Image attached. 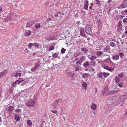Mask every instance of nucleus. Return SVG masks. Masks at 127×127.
Segmentation results:
<instances>
[{"label": "nucleus", "instance_id": "nucleus-41", "mask_svg": "<svg viewBox=\"0 0 127 127\" xmlns=\"http://www.w3.org/2000/svg\"><path fill=\"white\" fill-rule=\"evenodd\" d=\"M115 44V43L113 42H111L110 43L109 45H110V46L113 47V46Z\"/></svg>", "mask_w": 127, "mask_h": 127}, {"label": "nucleus", "instance_id": "nucleus-20", "mask_svg": "<svg viewBox=\"0 0 127 127\" xmlns=\"http://www.w3.org/2000/svg\"><path fill=\"white\" fill-rule=\"evenodd\" d=\"M103 76L104 78H106L108 76H109V73L103 72Z\"/></svg>", "mask_w": 127, "mask_h": 127}, {"label": "nucleus", "instance_id": "nucleus-37", "mask_svg": "<svg viewBox=\"0 0 127 127\" xmlns=\"http://www.w3.org/2000/svg\"><path fill=\"white\" fill-rule=\"evenodd\" d=\"M54 47L53 45H52L50 46V47L49 48V49L51 51L53 50L54 49Z\"/></svg>", "mask_w": 127, "mask_h": 127}, {"label": "nucleus", "instance_id": "nucleus-57", "mask_svg": "<svg viewBox=\"0 0 127 127\" xmlns=\"http://www.w3.org/2000/svg\"><path fill=\"white\" fill-rule=\"evenodd\" d=\"M55 16L57 18L59 16L57 14H56L55 15Z\"/></svg>", "mask_w": 127, "mask_h": 127}, {"label": "nucleus", "instance_id": "nucleus-50", "mask_svg": "<svg viewBox=\"0 0 127 127\" xmlns=\"http://www.w3.org/2000/svg\"><path fill=\"white\" fill-rule=\"evenodd\" d=\"M119 55L121 57H123L124 56V54L122 53H120L119 54Z\"/></svg>", "mask_w": 127, "mask_h": 127}, {"label": "nucleus", "instance_id": "nucleus-13", "mask_svg": "<svg viewBox=\"0 0 127 127\" xmlns=\"http://www.w3.org/2000/svg\"><path fill=\"white\" fill-rule=\"evenodd\" d=\"M119 56L118 55L116 54L113 56L112 59L114 60H117L119 59Z\"/></svg>", "mask_w": 127, "mask_h": 127}, {"label": "nucleus", "instance_id": "nucleus-17", "mask_svg": "<svg viewBox=\"0 0 127 127\" xmlns=\"http://www.w3.org/2000/svg\"><path fill=\"white\" fill-rule=\"evenodd\" d=\"M81 49L84 53H87L88 51V50L85 48H81Z\"/></svg>", "mask_w": 127, "mask_h": 127}, {"label": "nucleus", "instance_id": "nucleus-61", "mask_svg": "<svg viewBox=\"0 0 127 127\" xmlns=\"http://www.w3.org/2000/svg\"><path fill=\"white\" fill-rule=\"evenodd\" d=\"M127 114V109L126 110V112H125V114Z\"/></svg>", "mask_w": 127, "mask_h": 127}, {"label": "nucleus", "instance_id": "nucleus-49", "mask_svg": "<svg viewBox=\"0 0 127 127\" xmlns=\"http://www.w3.org/2000/svg\"><path fill=\"white\" fill-rule=\"evenodd\" d=\"M79 64L80 65L81 64V63L79 61L77 62H76V65H78Z\"/></svg>", "mask_w": 127, "mask_h": 127}, {"label": "nucleus", "instance_id": "nucleus-28", "mask_svg": "<svg viewBox=\"0 0 127 127\" xmlns=\"http://www.w3.org/2000/svg\"><path fill=\"white\" fill-rule=\"evenodd\" d=\"M21 79H19V80H17L15 82H16V83H21L22 81H24L22 80Z\"/></svg>", "mask_w": 127, "mask_h": 127}, {"label": "nucleus", "instance_id": "nucleus-21", "mask_svg": "<svg viewBox=\"0 0 127 127\" xmlns=\"http://www.w3.org/2000/svg\"><path fill=\"white\" fill-rule=\"evenodd\" d=\"M15 120L17 121H19L20 120L19 116L16 115H15Z\"/></svg>", "mask_w": 127, "mask_h": 127}, {"label": "nucleus", "instance_id": "nucleus-30", "mask_svg": "<svg viewBox=\"0 0 127 127\" xmlns=\"http://www.w3.org/2000/svg\"><path fill=\"white\" fill-rule=\"evenodd\" d=\"M82 86L83 87L86 88L87 87V85L86 83L84 82L82 84Z\"/></svg>", "mask_w": 127, "mask_h": 127}, {"label": "nucleus", "instance_id": "nucleus-33", "mask_svg": "<svg viewBox=\"0 0 127 127\" xmlns=\"http://www.w3.org/2000/svg\"><path fill=\"white\" fill-rule=\"evenodd\" d=\"M66 50L65 49H64V48H63L61 50V52L62 54H63L65 53Z\"/></svg>", "mask_w": 127, "mask_h": 127}, {"label": "nucleus", "instance_id": "nucleus-47", "mask_svg": "<svg viewBox=\"0 0 127 127\" xmlns=\"http://www.w3.org/2000/svg\"><path fill=\"white\" fill-rule=\"evenodd\" d=\"M118 86H119V87H122L123 85L122 84V83H119L118 84Z\"/></svg>", "mask_w": 127, "mask_h": 127}, {"label": "nucleus", "instance_id": "nucleus-51", "mask_svg": "<svg viewBox=\"0 0 127 127\" xmlns=\"http://www.w3.org/2000/svg\"><path fill=\"white\" fill-rule=\"evenodd\" d=\"M79 68L78 67H76L75 68V70L76 71H79Z\"/></svg>", "mask_w": 127, "mask_h": 127}, {"label": "nucleus", "instance_id": "nucleus-36", "mask_svg": "<svg viewBox=\"0 0 127 127\" xmlns=\"http://www.w3.org/2000/svg\"><path fill=\"white\" fill-rule=\"evenodd\" d=\"M35 26L36 28L38 29L40 27V24L39 23L35 25Z\"/></svg>", "mask_w": 127, "mask_h": 127}, {"label": "nucleus", "instance_id": "nucleus-5", "mask_svg": "<svg viewBox=\"0 0 127 127\" xmlns=\"http://www.w3.org/2000/svg\"><path fill=\"white\" fill-rule=\"evenodd\" d=\"M127 6V0H125L123 1V3L120 6V8H124Z\"/></svg>", "mask_w": 127, "mask_h": 127}, {"label": "nucleus", "instance_id": "nucleus-16", "mask_svg": "<svg viewBox=\"0 0 127 127\" xmlns=\"http://www.w3.org/2000/svg\"><path fill=\"white\" fill-rule=\"evenodd\" d=\"M91 109L94 110H95L97 108V105L95 103L92 104L91 106Z\"/></svg>", "mask_w": 127, "mask_h": 127}, {"label": "nucleus", "instance_id": "nucleus-52", "mask_svg": "<svg viewBox=\"0 0 127 127\" xmlns=\"http://www.w3.org/2000/svg\"><path fill=\"white\" fill-rule=\"evenodd\" d=\"M15 110L16 112H18L20 111L21 110L20 109H15Z\"/></svg>", "mask_w": 127, "mask_h": 127}, {"label": "nucleus", "instance_id": "nucleus-14", "mask_svg": "<svg viewBox=\"0 0 127 127\" xmlns=\"http://www.w3.org/2000/svg\"><path fill=\"white\" fill-rule=\"evenodd\" d=\"M80 32L82 36L84 37L85 36V33L84 29L81 28L80 30Z\"/></svg>", "mask_w": 127, "mask_h": 127}, {"label": "nucleus", "instance_id": "nucleus-60", "mask_svg": "<svg viewBox=\"0 0 127 127\" xmlns=\"http://www.w3.org/2000/svg\"><path fill=\"white\" fill-rule=\"evenodd\" d=\"M2 120L1 119V117H0V122H1L2 121Z\"/></svg>", "mask_w": 127, "mask_h": 127}, {"label": "nucleus", "instance_id": "nucleus-3", "mask_svg": "<svg viewBox=\"0 0 127 127\" xmlns=\"http://www.w3.org/2000/svg\"><path fill=\"white\" fill-rule=\"evenodd\" d=\"M92 26L90 25H87L85 31L87 33L91 34L92 33Z\"/></svg>", "mask_w": 127, "mask_h": 127}, {"label": "nucleus", "instance_id": "nucleus-25", "mask_svg": "<svg viewBox=\"0 0 127 127\" xmlns=\"http://www.w3.org/2000/svg\"><path fill=\"white\" fill-rule=\"evenodd\" d=\"M108 93L107 90H106L105 89H104L103 91V95H107L108 94Z\"/></svg>", "mask_w": 127, "mask_h": 127}, {"label": "nucleus", "instance_id": "nucleus-7", "mask_svg": "<svg viewBox=\"0 0 127 127\" xmlns=\"http://www.w3.org/2000/svg\"><path fill=\"white\" fill-rule=\"evenodd\" d=\"M34 22L33 21H30L28 22L26 25V28L31 27L34 24Z\"/></svg>", "mask_w": 127, "mask_h": 127}, {"label": "nucleus", "instance_id": "nucleus-64", "mask_svg": "<svg viewBox=\"0 0 127 127\" xmlns=\"http://www.w3.org/2000/svg\"><path fill=\"white\" fill-rule=\"evenodd\" d=\"M125 33L126 34H127V30L125 32Z\"/></svg>", "mask_w": 127, "mask_h": 127}, {"label": "nucleus", "instance_id": "nucleus-10", "mask_svg": "<svg viewBox=\"0 0 127 127\" xmlns=\"http://www.w3.org/2000/svg\"><path fill=\"white\" fill-rule=\"evenodd\" d=\"M79 56V57L78 58V60L79 61H83L86 59V57L84 55L80 56Z\"/></svg>", "mask_w": 127, "mask_h": 127}, {"label": "nucleus", "instance_id": "nucleus-24", "mask_svg": "<svg viewBox=\"0 0 127 127\" xmlns=\"http://www.w3.org/2000/svg\"><path fill=\"white\" fill-rule=\"evenodd\" d=\"M103 52L102 51H98L96 53V54L98 56H100L101 55L103 54Z\"/></svg>", "mask_w": 127, "mask_h": 127}, {"label": "nucleus", "instance_id": "nucleus-55", "mask_svg": "<svg viewBox=\"0 0 127 127\" xmlns=\"http://www.w3.org/2000/svg\"><path fill=\"white\" fill-rule=\"evenodd\" d=\"M95 93H96L97 91V89L96 88H95Z\"/></svg>", "mask_w": 127, "mask_h": 127}, {"label": "nucleus", "instance_id": "nucleus-56", "mask_svg": "<svg viewBox=\"0 0 127 127\" xmlns=\"http://www.w3.org/2000/svg\"><path fill=\"white\" fill-rule=\"evenodd\" d=\"M52 19L51 18H49L46 21H50Z\"/></svg>", "mask_w": 127, "mask_h": 127}, {"label": "nucleus", "instance_id": "nucleus-34", "mask_svg": "<svg viewBox=\"0 0 127 127\" xmlns=\"http://www.w3.org/2000/svg\"><path fill=\"white\" fill-rule=\"evenodd\" d=\"M96 58V56H92V57L90 58V59L91 60H95Z\"/></svg>", "mask_w": 127, "mask_h": 127}, {"label": "nucleus", "instance_id": "nucleus-23", "mask_svg": "<svg viewBox=\"0 0 127 127\" xmlns=\"http://www.w3.org/2000/svg\"><path fill=\"white\" fill-rule=\"evenodd\" d=\"M115 82L116 83H118L120 81V79L117 76H116L115 77Z\"/></svg>", "mask_w": 127, "mask_h": 127}, {"label": "nucleus", "instance_id": "nucleus-4", "mask_svg": "<svg viewBox=\"0 0 127 127\" xmlns=\"http://www.w3.org/2000/svg\"><path fill=\"white\" fill-rule=\"evenodd\" d=\"M34 103V101L30 100L26 103V105L29 107L33 106Z\"/></svg>", "mask_w": 127, "mask_h": 127}, {"label": "nucleus", "instance_id": "nucleus-43", "mask_svg": "<svg viewBox=\"0 0 127 127\" xmlns=\"http://www.w3.org/2000/svg\"><path fill=\"white\" fill-rule=\"evenodd\" d=\"M51 111L54 113H55L57 115V113L58 112L57 111V110H55V111L53 110H51Z\"/></svg>", "mask_w": 127, "mask_h": 127}, {"label": "nucleus", "instance_id": "nucleus-40", "mask_svg": "<svg viewBox=\"0 0 127 127\" xmlns=\"http://www.w3.org/2000/svg\"><path fill=\"white\" fill-rule=\"evenodd\" d=\"M123 76V74L122 73H120L118 75V77L120 78H121Z\"/></svg>", "mask_w": 127, "mask_h": 127}, {"label": "nucleus", "instance_id": "nucleus-9", "mask_svg": "<svg viewBox=\"0 0 127 127\" xmlns=\"http://www.w3.org/2000/svg\"><path fill=\"white\" fill-rule=\"evenodd\" d=\"M61 99H58L57 100L55 103L54 104V106L55 108H57L59 106V102L60 101H61Z\"/></svg>", "mask_w": 127, "mask_h": 127}, {"label": "nucleus", "instance_id": "nucleus-15", "mask_svg": "<svg viewBox=\"0 0 127 127\" xmlns=\"http://www.w3.org/2000/svg\"><path fill=\"white\" fill-rule=\"evenodd\" d=\"M14 110V107L12 106L8 107L7 108V110L8 112H10Z\"/></svg>", "mask_w": 127, "mask_h": 127}, {"label": "nucleus", "instance_id": "nucleus-18", "mask_svg": "<svg viewBox=\"0 0 127 127\" xmlns=\"http://www.w3.org/2000/svg\"><path fill=\"white\" fill-rule=\"evenodd\" d=\"M89 62L88 61H87L84 64L83 66L85 67H87L89 66Z\"/></svg>", "mask_w": 127, "mask_h": 127}, {"label": "nucleus", "instance_id": "nucleus-45", "mask_svg": "<svg viewBox=\"0 0 127 127\" xmlns=\"http://www.w3.org/2000/svg\"><path fill=\"white\" fill-rule=\"evenodd\" d=\"M103 76V73H101L98 76L99 78H102Z\"/></svg>", "mask_w": 127, "mask_h": 127}, {"label": "nucleus", "instance_id": "nucleus-48", "mask_svg": "<svg viewBox=\"0 0 127 127\" xmlns=\"http://www.w3.org/2000/svg\"><path fill=\"white\" fill-rule=\"evenodd\" d=\"M100 40L102 42H104V38L103 37H101Z\"/></svg>", "mask_w": 127, "mask_h": 127}, {"label": "nucleus", "instance_id": "nucleus-58", "mask_svg": "<svg viewBox=\"0 0 127 127\" xmlns=\"http://www.w3.org/2000/svg\"><path fill=\"white\" fill-rule=\"evenodd\" d=\"M124 12L125 13H127V9H126L124 10Z\"/></svg>", "mask_w": 127, "mask_h": 127}, {"label": "nucleus", "instance_id": "nucleus-22", "mask_svg": "<svg viewBox=\"0 0 127 127\" xmlns=\"http://www.w3.org/2000/svg\"><path fill=\"white\" fill-rule=\"evenodd\" d=\"M89 75V74L88 73H85L83 74L82 77L83 78H85L88 76Z\"/></svg>", "mask_w": 127, "mask_h": 127}, {"label": "nucleus", "instance_id": "nucleus-42", "mask_svg": "<svg viewBox=\"0 0 127 127\" xmlns=\"http://www.w3.org/2000/svg\"><path fill=\"white\" fill-rule=\"evenodd\" d=\"M114 68L113 67H109V69L108 70L110 71H113L114 70Z\"/></svg>", "mask_w": 127, "mask_h": 127}, {"label": "nucleus", "instance_id": "nucleus-44", "mask_svg": "<svg viewBox=\"0 0 127 127\" xmlns=\"http://www.w3.org/2000/svg\"><path fill=\"white\" fill-rule=\"evenodd\" d=\"M96 3L98 6H99L100 5V3L99 1L98 0L96 1Z\"/></svg>", "mask_w": 127, "mask_h": 127}, {"label": "nucleus", "instance_id": "nucleus-2", "mask_svg": "<svg viewBox=\"0 0 127 127\" xmlns=\"http://www.w3.org/2000/svg\"><path fill=\"white\" fill-rule=\"evenodd\" d=\"M107 104L108 105H110L113 104L114 102V100L113 99L112 97H110L108 98L106 101Z\"/></svg>", "mask_w": 127, "mask_h": 127}, {"label": "nucleus", "instance_id": "nucleus-38", "mask_svg": "<svg viewBox=\"0 0 127 127\" xmlns=\"http://www.w3.org/2000/svg\"><path fill=\"white\" fill-rule=\"evenodd\" d=\"M33 45L35 47L38 48L39 46V45L37 43H34L33 44Z\"/></svg>", "mask_w": 127, "mask_h": 127}, {"label": "nucleus", "instance_id": "nucleus-29", "mask_svg": "<svg viewBox=\"0 0 127 127\" xmlns=\"http://www.w3.org/2000/svg\"><path fill=\"white\" fill-rule=\"evenodd\" d=\"M21 74L20 73L16 72L15 73V76L16 77H18V76L19 75L20 77L21 76Z\"/></svg>", "mask_w": 127, "mask_h": 127}, {"label": "nucleus", "instance_id": "nucleus-62", "mask_svg": "<svg viewBox=\"0 0 127 127\" xmlns=\"http://www.w3.org/2000/svg\"><path fill=\"white\" fill-rule=\"evenodd\" d=\"M93 114L94 115H95V112H93Z\"/></svg>", "mask_w": 127, "mask_h": 127}, {"label": "nucleus", "instance_id": "nucleus-8", "mask_svg": "<svg viewBox=\"0 0 127 127\" xmlns=\"http://www.w3.org/2000/svg\"><path fill=\"white\" fill-rule=\"evenodd\" d=\"M32 34V32L31 31L29 30L26 31L25 32L24 35L25 36H28Z\"/></svg>", "mask_w": 127, "mask_h": 127}, {"label": "nucleus", "instance_id": "nucleus-39", "mask_svg": "<svg viewBox=\"0 0 127 127\" xmlns=\"http://www.w3.org/2000/svg\"><path fill=\"white\" fill-rule=\"evenodd\" d=\"M123 23H127V18H125L123 20Z\"/></svg>", "mask_w": 127, "mask_h": 127}, {"label": "nucleus", "instance_id": "nucleus-59", "mask_svg": "<svg viewBox=\"0 0 127 127\" xmlns=\"http://www.w3.org/2000/svg\"><path fill=\"white\" fill-rule=\"evenodd\" d=\"M78 60V58H76L75 60H74L75 61H77Z\"/></svg>", "mask_w": 127, "mask_h": 127}, {"label": "nucleus", "instance_id": "nucleus-1", "mask_svg": "<svg viewBox=\"0 0 127 127\" xmlns=\"http://www.w3.org/2000/svg\"><path fill=\"white\" fill-rule=\"evenodd\" d=\"M41 63L40 61H38L35 63L34 64V67L32 68V70L35 71V70L39 68Z\"/></svg>", "mask_w": 127, "mask_h": 127}, {"label": "nucleus", "instance_id": "nucleus-54", "mask_svg": "<svg viewBox=\"0 0 127 127\" xmlns=\"http://www.w3.org/2000/svg\"><path fill=\"white\" fill-rule=\"evenodd\" d=\"M61 109L62 111H64L65 110V108L64 107L61 108Z\"/></svg>", "mask_w": 127, "mask_h": 127}, {"label": "nucleus", "instance_id": "nucleus-6", "mask_svg": "<svg viewBox=\"0 0 127 127\" xmlns=\"http://www.w3.org/2000/svg\"><path fill=\"white\" fill-rule=\"evenodd\" d=\"M122 21H120L118 23L117 31H120L122 29Z\"/></svg>", "mask_w": 127, "mask_h": 127}, {"label": "nucleus", "instance_id": "nucleus-53", "mask_svg": "<svg viewBox=\"0 0 127 127\" xmlns=\"http://www.w3.org/2000/svg\"><path fill=\"white\" fill-rule=\"evenodd\" d=\"M109 67L108 66H106L104 67V68L107 69V70H108Z\"/></svg>", "mask_w": 127, "mask_h": 127}, {"label": "nucleus", "instance_id": "nucleus-19", "mask_svg": "<svg viewBox=\"0 0 127 127\" xmlns=\"http://www.w3.org/2000/svg\"><path fill=\"white\" fill-rule=\"evenodd\" d=\"M88 1H87L86 2V4L84 5V9L86 10H87L88 7Z\"/></svg>", "mask_w": 127, "mask_h": 127}, {"label": "nucleus", "instance_id": "nucleus-35", "mask_svg": "<svg viewBox=\"0 0 127 127\" xmlns=\"http://www.w3.org/2000/svg\"><path fill=\"white\" fill-rule=\"evenodd\" d=\"M52 57H53L57 58L58 57V54L56 53L53 54L52 55Z\"/></svg>", "mask_w": 127, "mask_h": 127}, {"label": "nucleus", "instance_id": "nucleus-63", "mask_svg": "<svg viewBox=\"0 0 127 127\" xmlns=\"http://www.w3.org/2000/svg\"><path fill=\"white\" fill-rule=\"evenodd\" d=\"M112 1V0H109V1H108V2L109 3V2H111Z\"/></svg>", "mask_w": 127, "mask_h": 127}, {"label": "nucleus", "instance_id": "nucleus-31", "mask_svg": "<svg viewBox=\"0 0 127 127\" xmlns=\"http://www.w3.org/2000/svg\"><path fill=\"white\" fill-rule=\"evenodd\" d=\"M109 50L110 49L109 48H107V47H106L105 48H104L103 49V51L104 52H105L107 51H108V50Z\"/></svg>", "mask_w": 127, "mask_h": 127}, {"label": "nucleus", "instance_id": "nucleus-11", "mask_svg": "<svg viewBox=\"0 0 127 127\" xmlns=\"http://www.w3.org/2000/svg\"><path fill=\"white\" fill-rule=\"evenodd\" d=\"M97 22L98 23V26L99 29L101 28L102 25L101 21L100 20H97Z\"/></svg>", "mask_w": 127, "mask_h": 127}, {"label": "nucleus", "instance_id": "nucleus-12", "mask_svg": "<svg viewBox=\"0 0 127 127\" xmlns=\"http://www.w3.org/2000/svg\"><path fill=\"white\" fill-rule=\"evenodd\" d=\"M7 72V70H5L4 71L0 72V77L3 76L6 74Z\"/></svg>", "mask_w": 127, "mask_h": 127}, {"label": "nucleus", "instance_id": "nucleus-32", "mask_svg": "<svg viewBox=\"0 0 127 127\" xmlns=\"http://www.w3.org/2000/svg\"><path fill=\"white\" fill-rule=\"evenodd\" d=\"M17 85V83L16 82H13L12 84V87H15Z\"/></svg>", "mask_w": 127, "mask_h": 127}, {"label": "nucleus", "instance_id": "nucleus-26", "mask_svg": "<svg viewBox=\"0 0 127 127\" xmlns=\"http://www.w3.org/2000/svg\"><path fill=\"white\" fill-rule=\"evenodd\" d=\"M27 123L29 126H31L32 125V122L30 120H28L27 121Z\"/></svg>", "mask_w": 127, "mask_h": 127}, {"label": "nucleus", "instance_id": "nucleus-46", "mask_svg": "<svg viewBox=\"0 0 127 127\" xmlns=\"http://www.w3.org/2000/svg\"><path fill=\"white\" fill-rule=\"evenodd\" d=\"M32 45L33 44L32 43H30L28 45V47L30 48L32 47Z\"/></svg>", "mask_w": 127, "mask_h": 127}, {"label": "nucleus", "instance_id": "nucleus-27", "mask_svg": "<svg viewBox=\"0 0 127 127\" xmlns=\"http://www.w3.org/2000/svg\"><path fill=\"white\" fill-rule=\"evenodd\" d=\"M91 64L93 66H94L95 64V62L94 61H91L90 62Z\"/></svg>", "mask_w": 127, "mask_h": 127}]
</instances>
